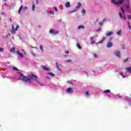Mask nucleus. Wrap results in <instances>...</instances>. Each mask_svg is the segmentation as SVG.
<instances>
[{"mask_svg":"<svg viewBox=\"0 0 131 131\" xmlns=\"http://www.w3.org/2000/svg\"><path fill=\"white\" fill-rule=\"evenodd\" d=\"M119 16H120V17L122 19L123 18V16H122V14L121 13H119Z\"/></svg>","mask_w":131,"mask_h":131,"instance_id":"nucleus-27","label":"nucleus"},{"mask_svg":"<svg viewBox=\"0 0 131 131\" xmlns=\"http://www.w3.org/2000/svg\"><path fill=\"white\" fill-rule=\"evenodd\" d=\"M35 8V6H34V4H33V6H32V10L33 11H34Z\"/></svg>","mask_w":131,"mask_h":131,"instance_id":"nucleus-33","label":"nucleus"},{"mask_svg":"<svg viewBox=\"0 0 131 131\" xmlns=\"http://www.w3.org/2000/svg\"><path fill=\"white\" fill-rule=\"evenodd\" d=\"M98 31H101V28H99Z\"/></svg>","mask_w":131,"mask_h":131,"instance_id":"nucleus-47","label":"nucleus"},{"mask_svg":"<svg viewBox=\"0 0 131 131\" xmlns=\"http://www.w3.org/2000/svg\"><path fill=\"white\" fill-rule=\"evenodd\" d=\"M125 7H126V9H129V8H130L129 2L127 3V4L125 5Z\"/></svg>","mask_w":131,"mask_h":131,"instance_id":"nucleus-17","label":"nucleus"},{"mask_svg":"<svg viewBox=\"0 0 131 131\" xmlns=\"http://www.w3.org/2000/svg\"><path fill=\"white\" fill-rule=\"evenodd\" d=\"M43 70H45L46 71H49L50 70V69L48 68L47 66H43L42 67Z\"/></svg>","mask_w":131,"mask_h":131,"instance_id":"nucleus-11","label":"nucleus"},{"mask_svg":"<svg viewBox=\"0 0 131 131\" xmlns=\"http://www.w3.org/2000/svg\"><path fill=\"white\" fill-rule=\"evenodd\" d=\"M9 20H10V22H12V18H10Z\"/></svg>","mask_w":131,"mask_h":131,"instance_id":"nucleus-48","label":"nucleus"},{"mask_svg":"<svg viewBox=\"0 0 131 131\" xmlns=\"http://www.w3.org/2000/svg\"><path fill=\"white\" fill-rule=\"evenodd\" d=\"M67 93H68L69 94L73 93V89H72V88H68L67 90Z\"/></svg>","mask_w":131,"mask_h":131,"instance_id":"nucleus-9","label":"nucleus"},{"mask_svg":"<svg viewBox=\"0 0 131 131\" xmlns=\"http://www.w3.org/2000/svg\"><path fill=\"white\" fill-rule=\"evenodd\" d=\"M65 62H66V63H68V62H71V60H70V59H68V60H65Z\"/></svg>","mask_w":131,"mask_h":131,"instance_id":"nucleus-32","label":"nucleus"},{"mask_svg":"<svg viewBox=\"0 0 131 131\" xmlns=\"http://www.w3.org/2000/svg\"><path fill=\"white\" fill-rule=\"evenodd\" d=\"M21 51H22V52H24L25 55H26V53H25V52L24 51V50H21Z\"/></svg>","mask_w":131,"mask_h":131,"instance_id":"nucleus-49","label":"nucleus"},{"mask_svg":"<svg viewBox=\"0 0 131 131\" xmlns=\"http://www.w3.org/2000/svg\"><path fill=\"white\" fill-rule=\"evenodd\" d=\"M113 46V44L111 42H108L106 45L107 48H111Z\"/></svg>","mask_w":131,"mask_h":131,"instance_id":"nucleus-10","label":"nucleus"},{"mask_svg":"<svg viewBox=\"0 0 131 131\" xmlns=\"http://www.w3.org/2000/svg\"><path fill=\"white\" fill-rule=\"evenodd\" d=\"M105 21H106V18H104L103 20H102V22H105Z\"/></svg>","mask_w":131,"mask_h":131,"instance_id":"nucleus-45","label":"nucleus"},{"mask_svg":"<svg viewBox=\"0 0 131 131\" xmlns=\"http://www.w3.org/2000/svg\"><path fill=\"white\" fill-rule=\"evenodd\" d=\"M70 2H67L66 4V7L70 8Z\"/></svg>","mask_w":131,"mask_h":131,"instance_id":"nucleus-12","label":"nucleus"},{"mask_svg":"<svg viewBox=\"0 0 131 131\" xmlns=\"http://www.w3.org/2000/svg\"><path fill=\"white\" fill-rule=\"evenodd\" d=\"M64 53L65 54H69V51H65Z\"/></svg>","mask_w":131,"mask_h":131,"instance_id":"nucleus-42","label":"nucleus"},{"mask_svg":"<svg viewBox=\"0 0 131 131\" xmlns=\"http://www.w3.org/2000/svg\"><path fill=\"white\" fill-rule=\"evenodd\" d=\"M48 74L49 75H51V76H52V77L55 76V74H53L52 73H48Z\"/></svg>","mask_w":131,"mask_h":131,"instance_id":"nucleus-23","label":"nucleus"},{"mask_svg":"<svg viewBox=\"0 0 131 131\" xmlns=\"http://www.w3.org/2000/svg\"><path fill=\"white\" fill-rule=\"evenodd\" d=\"M27 9H28V7H24V9H25V10H27Z\"/></svg>","mask_w":131,"mask_h":131,"instance_id":"nucleus-46","label":"nucleus"},{"mask_svg":"<svg viewBox=\"0 0 131 131\" xmlns=\"http://www.w3.org/2000/svg\"><path fill=\"white\" fill-rule=\"evenodd\" d=\"M94 38H95V37H90V39H91V40H93V39H94Z\"/></svg>","mask_w":131,"mask_h":131,"instance_id":"nucleus-41","label":"nucleus"},{"mask_svg":"<svg viewBox=\"0 0 131 131\" xmlns=\"http://www.w3.org/2000/svg\"><path fill=\"white\" fill-rule=\"evenodd\" d=\"M94 58H98V55H97V54H94Z\"/></svg>","mask_w":131,"mask_h":131,"instance_id":"nucleus-37","label":"nucleus"},{"mask_svg":"<svg viewBox=\"0 0 131 131\" xmlns=\"http://www.w3.org/2000/svg\"><path fill=\"white\" fill-rule=\"evenodd\" d=\"M124 20H126V18H125V16L124 17Z\"/></svg>","mask_w":131,"mask_h":131,"instance_id":"nucleus-52","label":"nucleus"},{"mask_svg":"<svg viewBox=\"0 0 131 131\" xmlns=\"http://www.w3.org/2000/svg\"><path fill=\"white\" fill-rule=\"evenodd\" d=\"M115 55L117 57H120V56H121V54H120V51H118L117 50L115 52Z\"/></svg>","mask_w":131,"mask_h":131,"instance_id":"nucleus-6","label":"nucleus"},{"mask_svg":"<svg viewBox=\"0 0 131 131\" xmlns=\"http://www.w3.org/2000/svg\"><path fill=\"white\" fill-rule=\"evenodd\" d=\"M120 75H121V76H122V77H123V78H125V77H126V76L123 75V74H122V73H119Z\"/></svg>","mask_w":131,"mask_h":131,"instance_id":"nucleus-25","label":"nucleus"},{"mask_svg":"<svg viewBox=\"0 0 131 131\" xmlns=\"http://www.w3.org/2000/svg\"><path fill=\"white\" fill-rule=\"evenodd\" d=\"M95 41L93 40V41H91V43H95Z\"/></svg>","mask_w":131,"mask_h":131,"instance_id":"nucleus-39","label":"nucleus"},{"mask_svg":"<svg viewBox=\"0 0 131 131\" xmlns=\"http://www.w3.org/2000/svg\"><path fill=\"white\" fill-rule=\"evenodd\" d=\"M19 75L20 77V79L23 81H25V82H27V81H30L32 79H34L37 83L40 85V86H43V84H41L37 80V76L34 75V74H31L29 75L28 77L24 76L23 74L19 73Z\"/></svg>","mask_w":131,"mask_h":131,"instance_id":"nucleus-1","label":"nucleus"},{"mask_svg":"<svg viewBox=\"0 0 131 131\" xmlns=\"http://www.w3.org/2000/svg\"><path fill=\"white\" fill-rule=\"evenodd\" d=\"M125 100H129V98H128V99L125 98Z\"/></svg>","mask_w":131,"mask_h":131,"instance_id":"nucleus-51","label":"nucleus"},{"mask_svg":"<svg viewBox=\"0 0 131 131\" xmlns=\"http://www.w3.org/2000/svg\"><path fill=\"white\" fill-rule=\"evenodd\" d=\"M122 32L121 31V30L118 31L117 32V34H118V35H120V34H121Z\"/></svg>","mask_w":131,"mask_h":131,"instance_id":"nucleus-20","label":"nucleus"},{"mask_svg":"<svg viewBox=\"0 0 131 131\" xmlns=\"http://www.w3.org/2000/svg\"><path fill=\"white\" fill-rule=\"evenodd\" d=\"M50 33H52L53 35H56V34H58V32L55 31L54 30H50Z\"/></svg>","mask_w":131,"mask_h":131,"instance_id":"nucleus-7","label":"nucleus"},{"mask_svg":"<svg viewBox=\"0 0 131 131\" xmlns=\"http://www.w3.org/2000/svg\"><path fill=\"white\" fill-rule=\"evenodd\" d=\"M112 34H113V32L109 31V32H106V33L105 34V35L106 36H111V35H112Z\"/></svg>","mask_w":131,"mask_h":131,"instance_id":"nucleus-8","label":"nucleus"},{"mask_svg":"<svg viewBox=\"0 0 131 131\" xmlns=\"http://www.w3.org/2000/svg\"><path fill=\"white\" fill-rule=\"evenodd\" d=\"M128 19H131V16L130 15H128Z\"/></svg>","mask_w":131,"mask_h":131,"instance_id":"nucleus-44","label":"nucleus"},{"mask_svg":"<svg viewBox=\"0 0 131 131\" xmlns=\"http://www.w3.org/2000/svg\"><path fill=\"white\" fill-rule=\"evenodd\" d=\"M1 15H2L3 16H6V14L5 12L1 13Z\"/></svg>","mask_w":131,"mask_h":131,"instance_id":"nucleus-35","label":"nucleus"},{"mask_svg":"<svg viewBox=\"0 0 131 131\" xmlns=\"http://www.w3.org/2000/svg\"><path fill=\"white\" fill-rule=\"evenodd\" d=\"M103 23H103V21L100 22V23H99V25L102 26V25H103Z\"/></svg>","mask_w":131,"mask_h":131,"instance_id":"nucleus-38","label":"nucleus"},{"mask_svg":"<svg viewBox=\"0 0 131 131\" xmlns=\"http://www.w3.org/2000/svg\"><path fill=\"white\" fill-rule=\"evenodd\" d=\"M31 48H32V49H36L35 47H31Z\"/></svg>","mask_w":131,"mask_h":131,"instance_id":"nucleus-50","label":"nucleus"},{"mask_svg":"<svg viewBox=\"0 0 131 131\" xmlns=\"http://www.w3.org/2000/svg\"><path fill=\"white\" fill-rule=\"evenodd\" d=\"M128 61V58H126L125 59L123 60V62L125 63V62H127Z\"/></svg>","mask_w":131,"mask_h":131,"instance_id":"nucleus-30","label":"nucleus"},{"mask_svg":"<svg viewBox=\"0 0 131 131\" xmlns=\"http://www.w3.org/2000/svg\"><path fill=\"white\" fill-rule=\"evenodd\" d=\"M77 47L78 49H79L80 50H81V46L79 45V43H77Z\"/></svg>","mask_w":131,"mask_h":131,"instance_id":"nucleus-18","label":"nucleus"},{"mask_svg":"<svg viewBox=\"0 0 131 131\" xmlns=\"http://www.w3.org/2000/svg\"><path fill=\"white\" fill-rule=\"evenodd\" d=\"M3 1H4V2H6L7 0H3Z\"/></svg>","mask_w":131,"mask_h":131,"instance_id":"nucleus-55","label":"nucleus"},{"mask_svg":"<svg viewBox=\"0 0 131 131\" xmlns=\"http://www.w3.org/2000/svg\"><path fill=\"white\" fill-rule=\"evenodd\" d=\"M110 92H111L110 90H106L104 91V93H105V94H109Z\"/></svg>","mask_w":131,"mask_h":131,"instance_id":"nucleus-19","label":"nucleus"},{"mask_svg":"<svg viewBox=\"0 0 131 131\" xmlns=\"http://www.w3.org/2000/svg\"><path fill=\"white\" fill-rule=\"evenodd\" d=\"M56 65L57 69H59V63L58 62H56Z\"/></svg>","mask_w":131,"mask_h":131,"instance_id":"nucleus-31","label":"nucleus"},{"mask_svg":"<svg viewBox=\"0 0 131 131\" xmlns=\"http://www.w3.org/2000/svg\"><path fill=\"white\" fill-rule=\"evenodd\" d=\"M39 49L42 51V52H43V48L42 47V45H40L39 46Z\"/></svg>","mask_w":131,"mask_h":131,"instance_id":"nucleus-22","label":"nucleus"},{"mask_svg":"<svg viewBox=\"0 0 131 131\" xmlns=\"http://www.w3.org/2000/svg\"><path fill=\"white\" fill-rule=\"evenodd\" d=\"M130 97H131V95H130Z\"/></svg>","mask_w":131,"mask_h":131,"instance_id":"nucleus-57","label":"nucleus"},{"mask_svg":"<svg viewBox=\"0 0 131 131\" xmlns=\"http://www.w3.org/2000/svg\"><path fill=\"white\" fill-rule=\"evenodd\" d=\"M105 39H106V38L105 37H103L101 40L99 41V43H102V42H103L104 40H105Z\"/></svg>","mask_w":131,"mask_h":131,"instance_id":"nucleus-14","label":"nucleus"},{"mask_svg":"<svg viewBox=\"0 0 131 131\" xmlns=\"http://www.w3.org/2000/svg\"><path fill=\"white\" fill-rule=\"evenodd\" d=\"M81 13H82V14H85V13H86L85 9L83 8L82 9Z\"/></svg>","mask_w":131,"mask_h":131,"instance_id":"nucleus-21","label":"nucleus"},{"mask_svg":"<svg viewBox=\"0 0 131 131\" xmlns=\"http://www.w3.org/2000/svg\"><path fill=\"white\" fill-rule=\"evenodd\" d=\"M33 56H35V54H33Z\"/></svg>","mask_w":131,"mask_h":131,"instance_id":"nucleus-53","label":"nucleus"},{"mask_svg":"<svg viewBox=\"0 0 131 131\" xmlns=\"http://www.w3.org/2000/svg\"><path fill=\"white\" fill-rule=\"evenodd\" d=\"M22 9H23V6L21 5V6L20 7L19 10H18V14L20 13L21 12V10H22Z\"/></svg>","mask_w":131,"mask_h":131,"instance_id":"nucleus-15","label":"nucleus"},{"mask_svg":"<svg viewBox=\"0 0 131 131\" xmlns=\"http://www.w3.org/2000/svg\"><path fill=\"white\" fill-rule=\"evenodd\" d=\"M125 69L128 71V72L130 73L131 72V67H127L125 68Z\"/></svg>","mask_w":131,"mask_h":131,"instance_id":"nucleus-13","label":"nucleus"},{"mask_svg":"<svg viewBox=\"0 0 131 131\" xmlns=\"http://www.w3.org/2000/svg\"><path fill=\"white\" fill-rule=\"evenodd\" d=\"M54 10H55V11H58V9H57V7H54Z\"/></svg>","mask_w":131,"mask_h":131,"instance_id":"nucleus-43","label":"nucleus"},{"mask_svg":"<svg viewBox=\"0 0 131 131\" xmlns=\"http://www.w3.org/2000/svg\"><path fill=\"white\" fill-rule=\"evenodd\" d=\"M122 50H124L125 49V46H124V45H122Z\"/></svg>","mask_w":131,"mask_h":131,"instance_id":"nucleus-34","label":"nucleus"},{"mask_svg":"<svg viewBox=\"0 0 131 131\" xmlns=\"http://www.w3.org/2000/svg\"><path fill=\"white\" fill-rule=\"evenodd\" d=\"M120 9H121L123 14H125V11H124V9H123V8L122 7H121Z\"/></svg>","mask_w":131,"mask_h":131,"instance_id":"nucleus-24","label":"nucleus"},{"mask_svg":"<svg viewBox=\"0 0 131 131\" xmlns=\"http://www.w3.org/2000/svg\"><path fill=\"white\" fill-rule=\"evenodd\" d=\"M85 95H86V96H90V93H89L88 91H86L85 92Z\"/></svg>","mask_w":131,"mask_h":131,"instance_id":"nucleus-28","label":"nucleus"},{"mask_svg":"<svg viewBox=\"0 0 131 131\" xmlns=\"http://www.w3.org/2000/svg\"><path fill=\"white\" fill-rule=\"evenodd\" d=\"M123 2H126V3H129V0H112V3L114 5H121Z\"/></svg>","mask_w":131,"mask_h":131,"instance_id":"nucleus-2","label":"nucleus"},{"mask_svg":"<svg viewBox=\"0 0 131 131\" xmlns=\"http://www.w3.org/2000/svg\"><path fill=\"white\" fill-rule=\"evenodd\" d=\"M85 73L86 74H88V73H86V72H85Z\"/></svg>","mask_w":131,"mask_h":131,"instance_id":"nucleus-56","label":"nucleus"},{"mask_svg":"<svg viewBox=\"0 0 131 131\" xmlns=\"http://www.w3.org/2000/svg\"><path fill=\"white\" fill-rule=\"evenodd\" d=\"M48 13H50L51 12L50 11H48Z\"/></svg>","mask_w":131,"mask_h":131,"instance_id":"nucleus-54","label":"nucleus"},{"mask_svg":"<svg viewBox=\"0 0 131 131\" xmlns=\"http://www.w3.org/2000/svg\"><path fill=\"white\" fill-rule=\"evenodd\" d=\"M3 51H4V49L0 47V52H3Z\"/></svg>","mask_w":131,"mask_h":131,"instance_id":"nucleus-40","label":"nucleus"},{"mask_svg":"<svg viewBox=\"0 0 131 131\" xmlns=\"http://www.w3.org/2000/svg\"><path fill=\"white\" fill-rule=\"evenodd\" d=\"M127 25H128L129 28H130V29H131V26H130V24H129V23H127Z\"/></svg>","mask_w":131,"mask_h":131,"instance_id":"nucleus-36","label":"nucleus"},{"mask_svg":"<svg viewBox=\"0 0 131 131\" xmlns=\"http://www.w3.org/2000/svg\"><path fill=\"white\" fill-rule=\"evenodd\" d=\"M68 83H69V84H72V85H73V82H72V81H69Z\"/></svg>","mask_w":131,"mask_h":131,"instance_id":"nucleus-29","label":"nucleus"},{"mask_svg":"<svg viewBox=\"0 0 131 131\" xmlns=\"http://www.w3.org/2000/svg\"><path fill=\"white\" fill-rule=\"evenodd\" d=\"M10 53H13V54L17 53V55H19V57H21V58L23 57V54L20 53V52H19V50H17L16 51H15L14 47H12L10 49Z\"/></svg>","mask_w":131,"mask_h":131,"instance_id":"nucleus-3","label":"nucleus"},{"mask_svg":"<svg viewBox=\"0 0 131 131\" xmlns=\"http://www.w3.org/2000/svg\"><path fill=\"white\" fill-rule=\"evenodd\" d=\"M78 29H84V26L81 25V26H79L78 27Z\"/></svg>","mask_w":131,"mask_h":131,"instance_id":"nucleus-16","label":"nucleus"},{"mask_svg":"<svg viewBox=\"0 0 131 131\" xmlns=\"http://www.w3.org/2000/svg\"><path fill=\"white\" fill-rule=\"evenodd\" d=\"M81 7V3H80V2H78L77 6L75 8V10L70 11V13H74V12H77V11H78V9H80V8Z\"/></svg>","mask_w":131,"mask_h":131,"instance_id":"nucleus-5","label":"nucleus"},{"mask_svg":"<svg viewBox=\"0 0 131 131\" xmlns=\"http://www.w3.org/2000/svg\"><path fill=\"white\" fill-rule=\"evenodd\" d=\"M13 70H15V71H18V69L16 68V67H13Z\"/></svg>","mask_w":131,"mask_h":131,"instance_id":"nucleus-26","label":"nucleus"},{"mask_svg":"<svg viewBox=\"0 0 131 131\" xmlns=\"http://www.w3.org/2000/svg\"><path fill=\"white\" fill-rule=\"evenodd\" d=\"M19 26L17 25L15 29V26L14 25H12V30H11V33L12 34H15L16 33V31H18V28H19Z\"/></svg>","mask_w":131,"mask_h":131,"instance_id":"nucleus-4","label":"nucleus"}]
</instances>
